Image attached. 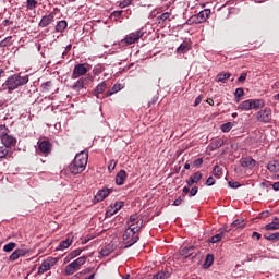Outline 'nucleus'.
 <instances>
[{
    "mask_svg": "<svg viewBox=\"0 0 279 279\" xmlns=\"http://www.w3.org/2000/svg\"><path fill=\"white\" fill-rule=\"evenodd\" d=\"M29 82V76L21 74H13L9 76L5 82L2 84V88L4 90H8L9 95L14 93L17 88H21V86H25Z\"/></svg>",
    "mask_w": 279,
    "mask_h": 279,
    "instance_id": "1",
    "label": "nucleus"
},
{
    "mask_svg": "<svg viewBox=\"0 0 279 279\" xmlns=\"http://www.w3.org/2000/svg\"><path fill=\"white\" fill-rule=\"evenodd\" d=\"M86 165H88V153L81 151L75 156L68 169L72 175H78V173H82L86 169Z\"/></svg>",
    "mask_w": 279,
    "mask_h": 279,
    "instance_id": "2",
    "label": "nucleus"
},
{
    "mask_svg": "<svg viewBox=\"0 0 279 279\" xmlns=\"http://www.w3.org/2000/svg\"><path fill=\"white\" fill-rule=\"evenodd\" d=\"M136 232H140L138 230L134 228H128L123 234V241H124V247H132L135 243H138L140 236L136 234Z\"/></svg>",
    "mask_w": 279,
    "mask_h": 279,
    "instance_id": "3",
    "label": "nucleus"
},
{
    "mask_svg": "<svg viewBox=\"0 0 279 279\" xmlns=\"http://www.w3.org/2000/svg\"><path fill=\"white\" fill-rule=\"evenodd\" d=\"M93 75L87 74L81 78H78L72 86V90H76V93H80L82 89L86 88L87 86H90L93 84Z\"/></svg>",
    "mask_w": 279,
    "mask_h": 279,
    "instance_id": "4",
    "label": "nucleus"
},
{
    "mask_svg": "<svg viewBox=\"0 0 279 279\" xmlns=\"http://www.w3.org/2000/svg\"><path fill=\"white\" fill-rule=\"evenodd\" d=\"M88 71H90V65L88 63H78L74 65L71 80H80L83 75H86Z\"/></svg>",
    "mask_w": 279,
    "mask_h": 279,
    "instance_id": "5",
    "label": "nucleus"
},
{
    "mask_svg": "<svg viewBox=\"0 0 279 279\" xmlns=\"http://www.w3.org/2000/svg\"><path fill=\"white\" fill-rule=\"evenodd\" d=\"M85 263H86V256H81L74 262L70 263L65 267L66 276H73V274H75V271H77L82 267V265H85Z\"/></svg>",
    "mask_w": 279,
    "mask_h": 279,
    "instance_id": "6",
    "label": "nucleus"
},
{
    "mask_svg": "<svg viewBox=\"0 0 279 279\" xmlns=\"http://www.w3.org/2000/svg\"><path fill=\"white\" fill-rule=\"evenodd\" d=\"M143 36H145V32H143V28H141L136 32L126 35L125 38L121 40V44L126 46L134 45V43H138L141 38H143Z\"/></svg>",
    "mask_w": 279,
    "mask_h": 279,
    "instance_id": "7",
    "label": "nucleus"
},
{
    "mask_svg": "<svg viewBox=\"0 0 279 279\" xmlns=\"http://www.w3.org/2000/svg\"><path fill=\"white\" fill-rule=\"evenodd\" d=\"M37 154L39 156H49L51 154V142L49 140H40L37 142Z\"/></svg>",
    "mask_w": 279,
    "mask_h": 279,
    "instance_id": "8",
    "label": "nucleus"
},
{
    "mask_svg": "<svg viewBox=\"0 0 279 279\" xmlns=\"http://www.w3.org/2000/svg\"><path fill=\"white\" fill-rule=\"evenodd\" d=\"M128 228H134V230L141 231L143 229V219L138 214L130 216L129 221L126 222Z\"/></svg>",
    "mask_w": 279,
    "mask_h": 279,
    "instance_id": "9",
    "label": "nucleus"
},
{
    "mask_svg": "<svg viewBox=\"0 0 279 279\" xmlns=\"http://www.w3.org/2000/svg\"><path fill=\"white\" fill-rule=\"evenodd\" d=\"M58 263L57 257H48L46 260L41 263V265L38 268L37 274H45L51 269V267H54V265Z\"/></svg>",
    "mask_w": 279,
    "mask_h": 279,
    "instance_id": "10",
    "label": "nucleus"
},
{
    "mask_svg": "<svg viewBox=\"0 0 279 279\" xmlns=\"http://www.w3.org/2000/svg\"><path fill=\"white\" fill-rule=\"evenodd\" d=\"M257 120L262 123H269L271 121V109L269 107L257 112Z\"/></svg>",
    "mask_w": 279,
    "mask_h": 279,
    "instance_id": "11",
    "label": "nucleus"
},
{
    "mask_svg": "<svg viewBox=\"0 0 279 279\" xmlns=\"http://www.w3.org/2000/svg\"><path fill=\"white\" fill-rule=\"evenodd\" d=\"M231 230L232 229H229L228 226L220 228L219 233L209 239V243H219V241L225 239L226 234H228V232H230Z\"/></svg>",
    "mask_w": 279,
    "mask_h": 279,
    "instance_id": "12",
    "label": "nucleus"
},
{
    "mask_svg": "<svg viewBox=\"0 0 279 279\" xmlns=\"http://www.w3.org/2000/svg\"><path fill=\"white\" fill-rule=\"evenodd\" d=\"M211 13L213 12L210 11V9H204L193 17V22L196 24L206 23V20L210 16Z\"/></svg>",
    "mask_w": 279,
    "mask_h": 279,
    "instance_id": "13",
    "label": "nucleus"
},
{
    "mask_svg": "<svg viewBox=\"0 0 279 279\" xmlns=\"http://www.w3.org/2000/svg\"><path fill=\"white\" fill-rule=\"evenodd\" d=\"M2 145L8 149L10 147H14L16 145V138L9 133H5L1 140Z\"/></svg>",
    "mask_w": 279,
    "mask_h": 279,
    "instance_id": "14",
    "label": "nucleus"
},
{
    "mask_svg": "<svg viewBox=\"0 0 279 279\" xmlns=\"http://www.w3.org/2000/svg\"><path fill=\"white\" fill-rule=\"evenodd\" d=\"M29 254V250L27 248H17L15 250L9 257L11 262L19 260L23 256H27Z\"/></svg>",
    "mask_w": 279,
    "mask_h": 279,
    "instance_id": "15",
    "label": "nucleus"
},
{
    "mask_svg": "<svg viewBox=\"0 0 279 279\" xmlns=\"http://www.w3.org/2000/svg\"><path fill=\"white\" fill-rule=\"evenodd\" d=\"M240 165L244 169H254V167H256V160H254L252 157H242Z\"/></svg>",
    "mask_w": 279,
    "mask_h": 279,
    "instance_id": "16",
    "label": "nucleus"
},
{
    "mask_svg": "<svg viewBox=\"0 0 279 279\" xmlns=\"http://www.w3.org/2000/svg\"><path fill=\"white\" fill-rule=\"evenodd\" d=\"M56 19V13H49L48 15H44L39 22V27H49L51 23H53Z\"/></svg>",
    "mask_w": 279,
    "mask_h": 279,
    "instance_id": "17",
    "label": "nucleus"
},
{
    "mask_svg": "<svg viewBox=\"0 0 279 279\" xmlns=\"http://www.w3.org/2000/svg\"><path fill=\"white\" fill-rule=\"evenodd\" d=\"M125 180H128V172L125 170H120L116 175V184L118 186H123V184H125Z\"/></svg>",
    "mask_w": 279,
    "mask_h": 279,
    "instance_id": "18",
    "label": "nucleus"
},
{
    "mask_svg": "<svg viewBox=\"0 0 279 279\" xmlns=\"http://www.w3.org/2000/svg\"><path fill=\"white\" fill-rule=\"evenodd\" d=\"M83 250L76 248L74 251H72L69 255H66L63 259L64 265H66L68 263H71V260H73V258H77V256H80V254H82Z\"/></svg>",
    "mask_w": 279,
    "mask_h": 279,
    "instance_id": "19",
    "label": "nucleus"
},
{
    "mask_svg": "<svg viewBox=\"0 0 279 279\" xmlns=\"http://www.w3.org/2000/svg\"><path fill=\"white\" fill-rule=\"evenodd\" d=\"M109 195H110V189H102L97 192L95 199L96 202H104V199Z\"/></svg>",
    "mask_w": 279,
    "mask_h": 279,
    "instance_id": "20",
    "label": "nucleus"
},
{
    "mask_svg": "<svg viewBox=\"0 0 279 279\" xmlns=\"http://www.w3.org/2000/svg\"><path fill=\"white\" fill-rule=\"evenodd\" d=\"M251 110H259V108H265V100L263 99H250Z\"/></svg>",
    "mask_w": 279,
    "mask_h": 279,
    "instance_id": "21",
    "label": "nucleus"
},
{
    "mask_svg": "<svg viewBox=\"0 0 279 279\" xmlns=\"http://www.w3.org/2000/svg\"><path fill=\"white\" fill-rule=\"evenodd\" d=\"M106 88H108L106 82L98 84L93 92L94 97H97V99H99V96L104 93V90H106Z\"/></svg>",
    "mask_w": 279,
    "mask_h": 279,
    "instance_id": "22",
    "label": "nucleus"
},
{
    "mask_svg": "<svg viewBox=\"0 0 279 279\" xmlns=\"http://www.w3.org/2000/svg\"><path fill=\"white\" fill-rule=\"evenodd\" d=\"M124 206H125V203H123V201L116 202L113 206V211L112 210L107 211L108 217H112V215H117V213H119V210H121V208H123Z\"/></svg>",
    "mask_w": 279,
    "mask_h": 279,
    "instance_id": "23",
    "label": "nucleus"
},
{
    "mask_svg": "<svg viewBox=\"0 0 279 279\" xmlns=\"http://www.w3.org/2000/svg\"><path fill=\"white\" fill-rule=\"evenodd\" d=\"M223 145H226V141H223V138H218L216 141H214L213 143H210V145H209L210 151L220 149V147H223Z\"/></svg>",
    "mask_w": 279,
    "mask_h": 279,
    "instance_id": "24",
    "label": "nucleus"
},
{
    "mask_svg": "<svg viewBox=\"0 0 279 279\" xmlns=\"http://www.w3.org/2000/svg\"><path fill=\"white\" fill-rule=\"evenodd\" d=\"M66 27H69V23L66 22V20H61V21L57 22L54 31L62 34V32H64V29H66Z\"/></svg>",
    "mask_w": 279,
    "mask_h": 279,
    "instance_id": "25",
    "label": "nucleus"
},
{
    "mask_svg": "<svg viewBox=\"0 0 279 279\" xmlns=\"http://www.w3.org/2000/svg\"><path fill=\"white\" fill-rule=\"evenodd\" d=\"M169 278H171V272H169V270H161L155 274L151 279H169Z\"/></svg>",
    "mask_w": 279,
    "mask_h": 279,
    "instance_id": "26",
    "label": "nucleus"
},
{
    "mask_svg": "<svg viewBox=\"0 0 279 279\" xmlns=\"http://www.w3.org/2000/svg\"><path fill=\"white\" fill-rule=\"evenodd\" d=\"M14 45V37L8 36L0 41V47L5 49V47H12Z\"/></svg>",
    "mask_w": 279,
    "mask_h": 279,
    "instance_id": "27",
    "label": "nucleus"
},
{
    "mask_svg": "<svg viewBox=\"0 0 279 279\" xmlns=\"http://www.w3.org/2000/svg\"><path fill=\"white\" fill-rule=\"evenodd\" d=\"M230 77H232V74H230L229 72H227V73H219L216 76V82H221L222 84H226V82H228V80H230Z\"/></svg>",
    "mask_w": 279,
    "mask_h": 279,
    "instance_id": "28",
    "label": "nucleus"
},
{
    "mask_svg": "<svg viewBox=\"0 0 279 279\" xmlns=\"http://www.w3.org/2000/svg\"><path fill=\"white\" fill-rule=\"evenodd\" d=\"M213 263H215V256L213 254H207L204 263V268L209 269V267H213Z\"/></svg>",
    "mask_w": 279,
    "mask_h": 279,
    "instance_id": "29",
    "label": "nucleus"
},
{
    "mask_svg": "<svg viewBox=\"0 0 279 279\" xmlns=\"http://www.w3.org/2000/svg\"><path fill=\"white\" fill-rule=\"evenodd\" d=\"M268 171L271 173H278L279 171V162L278 161H270L267 166Z\"/></svg>",
    "mask_w": 279,
    "mask_h": 279,
    "instance_id": "30",
    "label": "nucleus"
},
{
    "mask_svg": "<svg viewBox=\"0 0 279 279\" xmlns=\"http://www.w3.org/2000/svg\"><path fill=\"white\" fill-rule=\"evenodd\" d=\"M193 250H195V246L182 248L181 256H184L185 258H189V256H193Z\"/></svg>",
    "mask_w": 279,
    "mask_h": 279,
    "instance_id": "31",
    "label": "nucleus"
},
{
    "mask_svg": "<svg viewBox=\"0 0 279 279\" xmlns=\"http://www.w3.org/2000/svg\"><path fill=\"white\" fill-rule=\"evenodd\" d=\"M266 230H279V219H278V217L275 218V221L266 225Z\"/></svg>",
    "mask_w": 279,
    "mask_h": 279,
    "instance_id": "32",
    "label": "nucleus"
},
{
    "mask_svg": "<svg viewBox=\"0 0 279 279\" xmlns=\"http://www.w3.org/2000/svg\"><path fill=\"white\" fill-rule=\"evenodd\" d=\"M239 109H240V110H245V111L252 110V102H251V100L248 99V100L242 101V102L239 105Z\"/></svg>",
    "mask_w": 279,
    "mask_h": 279,
    "instance_id": "33",
    "label": "nucleus"
},
{
    "mask_svg": "<svg viewBox=\"0 0 279 279\" xmlns=\"http://www.w3.org/2000/svg\"><path fill=\"white\" fill-rule=\"evenodd\" d=\"M71 245H73V240L68 238L60 243V250H69V247H71Z\"/></svg>",
    "mask_w": 279,
    "mask_h": 279,
    "instance_id": "34",
    "label": "nucleus"
},
{
    "mask_svg": "<svg viewBox=\"0 0 279 279\" xmlns=\"http://www.w3.org/2000/svg\"><path fill=\"white\" fill-rule=\"evenodd\" d=\"M112 245L108 244L107 246L102 247L100 250V255L102 256H110V254H112Z\"/></svg>",
    "mask_w": 279,
    "mask_h": 279,
    "instance_id": "35",
    "label": "nucleus"
},
{
    "mask_svg": "<svg viewBox=\"0 0 279 279\" xmlns=\"http://www.w3.org/2000/svg\"><path fill=\"white\" fill-rule=\"evenodd\" d=\"M112 21H119V19H123V11H113L110 15Z\"/></svg>",
    "mask_w": 279,
    "mask_h": 279,
    "instance_id": "36",
    "label": "nucleus"
},
{
    "mask_svg": "<svg viewBox=\"0 0 279 279\" xmlns=\"http://www.w3.org/2000/svg\"><path fill=\"white\" fill-rule=\"evenodd\" d=\"M37 7H38V1H36V0H26V8L28 10H36Z\"/></svg>",
    "mask_w": 279,
    "mask_h": 279,
    "instance_id": "37",
    "label": "nucleus"
},
{
    "mask_svg": "<svg viewBox=\"0 0 279 279\" xmlns=\"http://www.w3.org/2000/svg\"><path fill=\"white\" fill-rule=\"evenodd\" d=\"M264 238L267 241H279V232L270 233V234H265Z\"/></svg>",
    "mask_w": 279,
    "mask_h": 279,
    "instance_id": "38",
    "label": "nucleus"
},
{
    "mask_svg": "<svg viewBox=\"0 0 279 279\" xmlns=\"http://www.w3.org/2000/svg\"><path fill=\"white\" fill-rule=\"evenodd\" d=\"M232 128H234V123L227 122V123L221 125V131L227 133V132H230V130H232Z\"/></svg>",
    "mask_w": 279,
    "mask_h": 279,
    "instance_id": "39",
    "label": "nucleus"
},
{
    "mask_svg": "<svg viewBox=\"0 0 279 279\" xmlns=\"http://www.w3.org/2000/svg\"><path fill=\"white\" fill-rule=\"evenodd\" d=\"M15 247L16 243L10 242L3 246V252H12L13 250H15Z\"/></svg>",
    "mask_w": 279,
    "mask_h": 279,
    "instance_id": "40",
    "label": "nucleus"
},
{
    "mask_svg": "<svg viewBox=\"0 0 279 279\" xmlns=\"http://www.w3.org/2000/svg\"><path fill=\"white\" fill-rule=\"evenodd\" d=\"M222 173H223V168H222V167H220V166H215V167H214L213 174H214L216 178H219Z\"/></svg>",
    "mask_w": 279,
    "mask_h": 279,
    "instance_id": "41",
    "label": "nucleus"
},
{
    "mask_svg": "<svg viewBox=\"0 0 279 279\" xmlns=\"http://www.w3.org/2000/svg\"><path fill=\"white\" fill-rule=\"evenodd\" d=\"M5 134H10V129L3 124H0V138L2 140Z\"/></svg>",
    "mask_w": 279,
    "mask_h": 279,
    "instance_id": "42",
    "label": "nucleus"
},
{
    "mask_svg": "<svg viewBox=\"0 0 279 279\" xmlns=\"http://www.w3.org/2000/svg\"><path fill=\"white\" fill-rule=\"evenodd\" d=\"M202 172L197 171L196 173H194V175H191L190 179L193 180L194 184H197V182L202 180Z\"/></svg>",
    "mask_w": 279,
    "mask_h": 279,
    "instance_id": "43",
    "label": "nucleus"
},
{
    "mask_svg": "<svg viewBox=\"0 0 279 279\" xmlns=\"http://www.w3.org/2000/svg\"><path fill=\"white\" fill-rule=\"evenodd\" d=\"M186 51H189V46L185 44H181L178 48H177V53H186Z\"/></svg>",
    "mask_w": 279,
    "mask_h": 279,
    "instance_id": "44",
    "label": "nucleus"
},
{
    "mask_svg": "<svg viewBox=\"0 0 279 279\" xmlns=\"http://www.w3.org/2000/svg\"><path fill=\"white\" fill-rule=\"evenodd\" d=\"M243 95H245V90L243 88L239 87L235 89L234 97H236L239 99V98L243 97Z\"/></svg>",
    "mask_w": 279,
    "mask_h": 279,
    "instance_id": "45",
    "label": "nucleus"
},
{
    "mask_svg": "<svg viewBox=\"0 0 279 279\" xmlns=\"http://www.w3.org/2000/svg\"><path fill=\"white\" fill-rule=\"evenodd\" d=\"M8 154H10V150H8V148H5V146L0 147V159L5 158V156H8Z\"/></svg>",
    "mask_w": 279,
    "mask_h": 279,
    "instance_id": "46",
    "label": "nucleus"
},
{
    "mask_svg": "<svg viewBox=\"0 0 279 279\" xmlns=\"http://www.w3.org/2000/svg\"><path fill=\"white\" fill-rule=\"evenodd\" d=\"M51 86H53V83H51V81H48V82H46V83H44V84L41 85V87H43L44 90H46V92L51 90Z\"/></svg>",
    "mask_w": 279,
    "mask_h": 279,
    "instance_id": "47",
    "label": "nucleus"
},
{
    "mask_svg": "<svg viewBox=\"0 0 279 279\" xmlns=\"http://www.w3.org/2000/svg\"><path fill=\"white\" fill-rule=\"evenodd\" d=\"M128 5H132V0H122L119 8H128Z\"/></svg>",
    "mask_w": 279,
    "mask_h": 279,
    "instance_id": "48",
    "label": "nucleus"
},
{
    "mask_svg": "<svg viewBox=\"0 0 279 279\" xmlns=\"http://www.w3.org/2000/svg\"><path fill=\"white\" fill-rule=\"evenodd\" d=\"M228 184L230 189H239V186H241V184L236 181H229Z\"/></svg>",
    "mask_w": 279,
    "mask_h": 279,
    "instance_id": "49",
    "label": "nucleus"
},
{
    "mask_svg": "<svg viewBox=\"0 0 279 279\" xmlns=\"http://www.w3.org/2000/svg\"><path fill=\"white\" fill-rule=\"evenodd\" d=\"M201 165H204L203 158H197L193 161V166L199 168Z\"/></svg>",
    "mask_w": 279,
    "mask_h": 279,
    "instance_id": "50",
    "label": "nucleus"
},
{
    "mask_svg": "<svg viewBox=\"0 0 279 279\" xmlns=\"http://www.w3.org/2000/svg\"><path fill=\"white\" fill-rule=\"evenodd\" d=\"M169 16H171L170 14H169V12H165V13H162L161 15H159L158 16V19L160 20V21H167L168 19H169Z\"/></svg>",
    "mask_w": 279,
    "mask_h": 279,
    "instance_id": "51",
    "label": "nucleus"
},
{
    "mask_svg": "<svg viewBox=\"0 0 279 279\" xmlns=\"http://www.w3.org/2000/svg\"><path fill=\"white\" fill-rule=\"evenodd\" d=\"M197 186H194L190 190V197H195L197 195Z\"/></svg>",
    "mask_w": 279,
    "mask_h": 279,
    "instance_id": "52",
    "label": "nucleus"
},
{
    "mask_svg": "<svg viewBox=\"0 0 279 279\" xmlns=\"http://www.w3.org/2000/svg\"><path fill=\"white\" fill-rule=\"evenodd\" d=\"M116 167H117V161L111 160L108 166V169H109V171H114Z\"/></svg>",
    "mask_w": 279,
    "mask_h": 279,
    "instance_id": "53",
    "label": "nucleus"
},
{
    "mask_svg": "<svg viewBox=\"0 0 279 279\" xmlns=\"http://www.w3.org/2000/svg\"><path fill=\"white\" fill-rule=\"evenodd\" d=\"M203 99H204V97L202 95L196 97L195 102H194V107L196 108V106H199L202 104Z\"/></svg>",
    "mask_w": 279,
    "mask_h": 279,
    "instance_id": "54",
    "label": "nucleus"
},
{
    "mask_svg": "<svg viewBox=\"0 0 279 279\" xmlns=\"http://www.w3.org/2000/svg\"><path fill=\"white\" fill-rule=\"evenodd\" d=\"M213 184H215V178L209 177V178L206 180V186H213Z\"/></svg>",
    "mask_w": 279,
    "mask_h": 279,
    "instance_id": "55",
    "label": "nucleus"
},
{
    "mask_svg": "<svg viewBox=\"0 0 279 279\" xmlns=\"http://www.w3.org/2000/svg\"><path fill=\"white\" fill-rule=\"evenodd\" d=\"M245 80H247V73H242L238 78L239 82H245Z\"/></svg>",
    "mask_w": 279,
    "mask_h": 279,
    "instance_id": "56",
    "label": "nucleus"
},
{
    "mask_svg": "<svg viewBox=\"0 0 279 279\" xmlns=\"http://www.w3.org/2000/svg\"><path fill=\"white\" fill-rule=\"evenodd\" d=\"M252 238L256 239L257 241H260L262 235H260V233L254 231L253 234H252Z\"/></svg>",
    "mask_w": 279,
    "mask_h": 279,
    "instance_id": "57",
    "label": "nucleus"
},
{
    "mask_svg": "<svg viewBox=\"0 0 279 279\" xmlns=\"http://www.w3.org/2000/svg\"><path fill=\"white\" fill-rule=\"evenodd\" d=\"M241 223H242V221L239 220V219H236V220H234V221L232 222L231 227H232V228H236V226H241Z\"/></svg>",
    "mask_w": 279,
    "mask_h": 279,
    "instance_id": "58",
    "label": "nucleus"
},
{
    "mask_svg": "<svg viewBox=\"0 0 279 279\" xmlns=\"http://www.w3.org/2000/svg\"><path fill=\"white\" fill-rule=\"evenodd\" d=\"M111 90H113L114 93H119V90H121V85H113V87L111 88Z\"/></svg>",
    "mask_w": 279,
    "mask_h": 279,
    "instance_id": "59",
    "label": "nucleus"
},
{
    "mask_svg": "<svg viewBox=\"0 0 279 279\" xmlns=\"http://www.w3.org/2000/svg\"><path fill=\"white\" fill-rule=\"evenodd\" d=\"M182 202H183L182 197H179L174 201L173 206H180V204H182Z\"/></svg>",
    "mask_w": 279,
    "mask_h": 279,
    "instance_id": "60",
    "label": "nucleus"
},
{
    "mask_svg": "<svg viewBox=\"0 0 279 279\" xmlns=\"http://www.w3.org/2000/svg\"><path fill=\"white\" fill-rule=\"evenodd\" d=\"M114 95V92L112 89L105 93V97H112Z\"/></svg>",
    "mask_w": 279,
    "mask_h": 279,
    "instance_id": "61",
    "label": "nucleus"
},
{
    "mask_svg": "<svg viewBox=\"0 0 279 279\" xmlns=\"http://www.w3.org/2000/svg\"><path fill=\"white\" fill-rule=\"evenodd\" d=\"M272 189H274V191H279V182H275L272 184Z\"/></svg>",
    "mask_w": 279,
    "mask_h": 279,
    "instance_id": "62",
    "label": "nucleus"
},
{
    "mask_svg": "<svg viewBox=\"0 0 279 279\" xmlns=\"http://www.w3.org/2000/svg\"><path fill=\"white\" fill-rule=\"evenodd\" d=\"M206 101L209 106H215V100H213V98H207Z\"/></svg>",
    "mask_w": 279,
    "mask_h": 279,
    "instance_id": "63",
    "label": "nucleus"
},
{
    "mask_svg": "<svg viewBox=\"0 0 279 279\" xmlns=\"http://www.w3.org/2000/svg\"><path fill=\"white\" fill-rule=\"evenodd\" d=\"M187 186H193L195 182L190 178L189 181L186 182Z\"/></svg>",
    "mask_w": 279,
    "mask_h": 279,
    "instance_id": "64",
    "label": "nucleus"
}]
</instances>
